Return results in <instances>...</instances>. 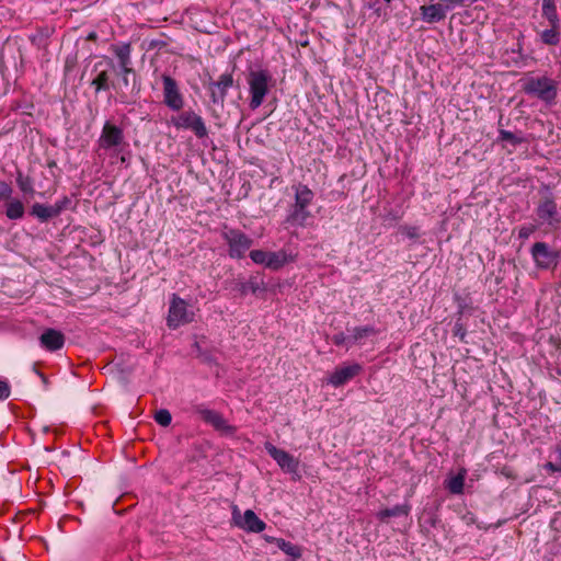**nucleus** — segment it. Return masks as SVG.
Returning a JSON list of instances; mask_svg holds the SVG:
<instances>
[{
    "mask_svg": "<svg viewBox=\"0 0 561 561\" xmlns=\"http://www.w3.org/2000/svg\"><path fill=\"white\" fill-rule=\"evenodd\" d=\"M295 191V203L291 205L286 222L291 226L305 227L311 218L308 207L311 205L314 193L305 184L293 187Z\"/></svg>",
    "mask_w": 561,
    "mask_h": 561,
    "instance_id": "nucleus-1",
    "label": "nucleus"
},
{
    "mask_svg": "<svg viewBox=\"0 0 561 561\" xmlns=\"http://www.w3.org/2000/svg\"><path fill=\"white\" fill-rule=\"evenodd\" d=\"M522 89L526 94L536 96L546 103H552L558 94L557 81L546 76L524 78Z\"/></svg>",
    "mask_w": 561,
    "mask_h": 561,
    "instance_id": "nucleus-2",
    "label": "nucleus"
},
{
    "mask_svg": "<svg viewBox=\"0 0 561 561\" xmlns=\"http://www.w3.org/2000/svg\"><path fill=\"white\" fill-rule=\"evenodd\" d=\"M194 318L195 312L192 306L176 294H173L170 299L167 325L174 330L181 325L193 322Z\"/></svg>",
    "mask_w": 561,
    "mask_h": 561,
    "instance_id": "nucleus-3",
    "label": "nucleus"
},
{
    "mask_svg": "<svg viewBox=\"0 0 561 561\" xmlns=\"http://www.w3.org/2000/svg\"><path fill=\"white\" fill-rule=\"evenodd\" d=\"M271 82L272 76L267 70H255L249 73L248 83L251 94L250 107L252 110L263 104L264 98L268 93Z\"/></svg>",
    "mask_w": 561,
    "mask_h": 561,
    "instance_id": "nucleus-4",
    "label": "nucleus"
},
{
    "mask_svg": "<svg viewBox=\"0 0 561 561\" xmlns=\"http://www.w3.org/2000/svg\"><path fill=\"white\" fill-rule=\"evenodd\" d=\"M222 239L227 242L229 256L232 259L244 257L247 251L252 247L253 240L239 229L225 226L221 231Z\"/></svg>",
    "mask_w": 561,
    "mask_h": 561,
    "instance_id": "nucleus-5",
    "label": "nucleus"
},
{
    "mask_svg": "<svg viewBox=\"0 0 561 561\" xmlns=\"http://www.w3.org/2000/svg\"><path fill=\"white\" fill-rule=\"evenodd\" d=\"M171 123L178 129H188L193 131L198 139H204L208 136V130L203 117L192 110L184 111L178 116H173Z\"/></svg>",
    "mask_w": 561,
    "mask_h": 561,
    "instance_id": "nucleus-6",
    "label": "nucleus"
},
{
    "mask_svg": "<svg viewBox=\"0 0 561 561\" xmlns=\"http://www.w3.org/2000/svg\"><path fill=\"white\" fill-rule=\"evenodd\" d=\"M115 70L112 59H102L93 65L92 72L94 77L91 80V85L95 88V92L107 91L114 87L111 77Z\"/></svg>",
    "mask_w": 561,
    "mask_h": 561,
    "instance_id": "nucleus-7",
    "label": "nucleus"
},
{
    "mask_svg": "<svg viewBox=\"0 0 561 561\" xmlns=\"http://www.w3.org/2000/svg\"><path fill=\"white\" fill-rule=\"evenodd\" d=\"M232 523L238 528L248 533L257 534L266 528V524L252 510H247L241 514L237 505L232 506Z\"/></svg>",
    "mask_w": 561,
    "mask_h": 561,
    "instance_id": "nucleus-8",
    "label": "nucleus"
},
{
    "mask_svg": "<svg viewBox=\"0 0 561 561\" xmlns=\"http://www.w3.org/2000/svg\"><path fill=\"white\" fill-rule=\"evenodd\" d=\"M124 131L121 127L106 122L99 138V147L104 150L117 149L124 144Z\"/></svg>",
    "mask_w": 561,
    "mask_h": 561,
    "instance_id": "nucleus-9",
    "label": "nucleus"
},
{
    "mask_svg": "<svg viewBox=\"0 0 561 561\" xmlns=\"http://www.w3.org/2000/svg\"><path fill=\"white\" fill-rule=\"evenodd\" d=\"M163 102L172 111H180L184 105V99L176 81L170 76H162Z\"/></svg>",
    "mask_w": 561,
    "mask_h": 561,
    "instance_id": "nucleus-10",
    "label": "nucleus"
},
{
    "mask_svg": "<svg viewBox=\"0 0 561 561\" xmlns=\"http://www.w3.org/2000/svg\"><path fill=\"white\" fill-rule=\"evenodd\" d=\"M265 450L277 462V465L288 473L297 474L299 468L298 459L294 458L286 450L279 449L271 443H265Z\"/></svg>",
    "mask_w": 561,
    "mask_h": 561,
    "instance_id": "nucleus-11",
    "label": "nucleus"
},
{
    "mask_svg": "<svg viewBox=\"0 0 561 561\" xmlns=\"http://www.w3.org/2000/svg\"><path fill=\"white\" fill-rule=\"evenodd\" d=\"M196 411L202 420L211 425L216 431H219L225 435H233L236 433V427L228 424L221 413L205 408H197Z\"/></svg>",
    "mask_w": 561,
    "mask_h": 561,
    "instance_id": "nucleus-12",
    "label": "nucleus"
},
{
    "mask_svg": "<svg viewBox=\"0 0 561 561\" xmlns=\"http://www.w3.org/2000/svg\"><path fill=\"white\" fill-rule=\"evenodd\" d=\"M233 85L231 73H222L217 81L208 83L210 100L214 104H224L228 90Z\"/></svg>",
    "mask_w": 561,
    "mask_h": 561,
    "instance_id": "nucleus-13",
    "label": "nucleus"
},
{
    "mask_svg": "<svg viewBox=\"0 0 561 561\" xmlns=\"http://www.w3.org/2000/svg\"><path fill=\"white\" fill-rule=\"evenodd\" d=\"M531 256L539 268H549L556 264L557 253L545 242H536L531 248Z\"/></svg>",
    "mask_w": 561,
    "mask_h": 561,
    "instance_id": "nucleus-14",
    "label": "nucleus"
},
{
    "mask_svg": "<svg viewBox=\"0 0 561 561\" xmlns=\"http://www.w3.org/2000/svg\"><path fill=\"white\" fill-rule=\"evenodd\" d=\"M363 367L357 364L341 366L330 375L328 382L334 387H341L360 374Z\"/></svg>",
    "mask_w": 561,
    "mask_h": 561,
    "instance_id": "nucleus-15",
    "label": "nucleus"
},
{
    "mask_svg": "<svg viewBox=\"0 0 561 561\" xmlns=\"http://www.w3.org/2000/svg\"><path fill=\"white\" fill-rule=\"evenodd\" d=\"M66 337L56 329H46L39 336L41 346L49 352H56L64 347Z\"/></svg>",
    "mask_w": 561,
    "mask_h": 561,
    "instance_id": "nucleus-16",
    "label": "nucleus"
},
{
    "mask_svg": "<svg viewBox=\"0 0 561 561\" xmlns=\"http://www.w3.org/2000/svg\"><path fill=\"white\" fill-rule=\"evenodd\" d=\"M115 56L118 59L119 68H124L125 72H128V67H131V46L129 43H123L119 45H114L112 47Z\"/></svg>",
    "mask_w": 561,
    "mask_h": 561,
    "instance_id": "nucleus-17",
    "label": "nucleus"
},
{
    "mask_svg": "<svg viewBox=\"0 0 561 561\" xmlns=\"http://www.w3.org/2000/svg\"><path fill=\"white\" fill-rule=\"evenodd\" d=\"M31 215L36 217L41 222H46L58 217L54 205H45L35 203L31 208Z\"/></svg>",
    "mask_w": 561,
    "mask_h": 561,
    "instance_id": "nucleus-18",
    "label": "nucleus"
},
{
    "mask_svg": "<svg viewBox=\"0 0 561 561\" xmlns=\"http://www.w3.org/2000/svg\"><path fill=\"white\" fill-rule=\"evenodd\" d=\"M291 260V256L288 255L284 250L276 252H268L265 267L272 271H277L282 268L286 263Z\"/></svg>",
    "mask_w": 561,
    "mask_h": 561,
    "instance_id": "nucleus-19",
    "label": "nucleus"
},
{
    "mask_svg": "<svg viewBox=\"0 0 561 561\" xmlns=\"http://www.w3.org/2000/svg\"><path fill=\"white\" fill-rule=\"evenodd\" d=\"M538 217L547 222H551L553 217L557 215V204L551 198H545L540 202L537 208Z\"/></svg>",
    "mask_w": 561,
    "mask_h": 561,
    "instance_id": "nucleus-20",
    "label": "nucleus"
},
{
    "mask_svg": "<svg viewBox=\"0 0 561 561\" xmlns=\"http://www.w3.org/2000/svg\"><path fill=\"white\" fill-rule=\"evenodd\" d=\"M410 510H411V506L409 504H398V505H394L393 507L381 510L377 514V517L381 522H387L391 517L408 516L410 513Z\"/></svg>",
    "mask_w": 561,
    "mask_h": 561,
    "instance_id": "nucleus-21",
    "label": "nucleus"
},
{
    "mask_svg": "<svg viewBox=\"0 0 561 561\" xmlns=\"http://www.w3.org/2000/svg\"><path fill=\"white\" fill-rule=\"evenodd\" d=\"M268 541H274L276 543V546L282 550L284 551L286 554H288L289 557L293 558V561H296L297 559H299L301 557V549L289 542V541H286L285 539H282V538H271V539H267Z\"/></svg>",
    "mask_w": 561,
    "mask_h": 561,
    "instance_id": "nucleus-22",
    "label": "nucleus"
},
{
    "mask_svg": "<svg viewBox=\"0 0 561 561\" xmlns=\"http://www.w3.org/2000/svg\"><path fill=\"white\" fill-rule=\"evenodd\" d=\"M24 204L16 198H11L5 205V216L11 220L21 219L24 216Z\"/></svg>",
    "mask_w": 561,
    "mask_h": 561,
    "instance_id": "nucleus-23",
    "label": "nucleus"
},
{
    "mask_svg": "<svg viewBox=\"0 0 561 561\" xmlns=\"http://www.w3.org/2000/svg\"><path fill=\"white\" fill-rule=\"evenodd\" d=\"M542 16L548 20L550 26H559V16L554 0H542Z\"/></svg>",
    "mask_w": 561,
    "mask_h": 561,
    "instance_id": "nucleus-24",
    "label": "nucleus"
},
{
    "mask_svg": "<svg viewBox=\"0 0 561 561\" xmlns=\"http://www.w3.org/2000/svg\"><path fill=\"white\" fill-rule=\"evenodd\" d=\"M465 485V472H459L446 482V488L453 494H461Z\"/></svg>",
    "mask_w": 561,
    "mask_h": 561,
    "instance_id": "nucleus-25",
    "label": "nucleus"
},
{
    "mask_svg": "<svg viewBox=\"0 0 561 561\" xmlns=\"http://www.w3.org/2000/svg\"><path fill=\"white\" fill-rule=\"evenodd\" d=\"M499 139L501 141H506L514 147H516L517 145H520L523 142H526V138L523 136L522 133L514 134V133H512L510 130H505V129L499 130Z\"/></svg>",
    "mask_w": 561,
    "mask_h": 561,
    "instance_id": "nucleus-26",
    "label": "nucleus"
},
{
    "mask_svg": "<svg viewBox=\"0 0 561 561\" xmlns=\"http://www.w3.org/2000/svg\"><path fill=\"white\" fill-rule=\"evenodd\" d=\"M16 184L24 194L33 195L35 193L32 178L24 175L21 171L16 173Z\"/></svg>",
    "mask_w": 561,
    "mask_h": 561,
    "instance_id": "nucleus-27",
    "label": "nucleus"
},
{
    "mask_svg": "<svg viewBox=\"0 0 561 561\" xmlns=\"http://www.w3.org/2000/svg\"><path fill=\"white\" fill-rule=\"evenodd\" d=\"M540 37L546 45H558L560 42L559 26H551L549 30L542 31Z\"/></svg>",
    "mask_w": 561,
    "mask_h": 561,
    "instance_id": "nucleus-28",
    "label": "nucleus"
},
{
    "mask_svg": "<svg viewBox=\"0 0 561 561\" xmlns=\"http://www.w3.org/2000/svg\"><path fill=\"white\" fill-rule=\"evenodd\" d=\"M118 75L122 79V88L128 90L130 88V77H133L131 91H134L135 89L139 91V88H136V72L131 67H128V72H125L124 68H119Z\"/></svg>",
    "mask_w": 561,
    "mask_h": 561,
    "instance_id": "nucleus-29",
    "label": "nucleus"
},
{
    "mask_svg": "<svg viewBox=\"0 0 561 561\" xmlns=\"http://www.w3.org/2000/svg\"><path fill=\"white\" fill-rule=\"evenodd\" d=\"M376 334V330L374 327H356L352 330V339L354 342L359 341L369 335Z\"/></svg>",
    "mask_w": 561,
    "mask_h": 561,
    "instance_id": "nucleus-30",
    "label": "nucleus"
},
{
    "mask_svg": "<svg viewBox=\"0 0 561 561\" xmlns=\"http://www.w3.org/2000/svg\"><path fill=\"white\" fill-rule=\"evenodd\" d=\"M154 421L161 426H169L172 421L171 413L167 409H161L156 412Z\"/></svg>",
    "mask_w": 561,
    "mask_h": 561,
    "instance_id": "nucleus-31",
    "label": "nucleus"
},
{
    "mask_svg": "<svg viewBox=\"0 0 561 561\" xmlns=\"http://www.w3.org/2000/svg\"><path fill=\"white\" fill-rule=\"evenodd\" d=\"M268 251L252 250L250 257L255 264L263 265L265 267Z\"/></svg>",
    "mask_w": 561,
    "mask_h": 561,
    "instance_id": "nucleus-32",
    "label": "nucleus"
},
{
    "mask_svg": "<svg viewBox=\"0 0 561 561\" xmlns=\"http://www.w3.org/2000/svg\"><path fill=\"white\" fill-rule=\"evenodd\" d=\"M399 230L409 239H417L420 237V230L415 226H401Z\"/></svg>",
    "mask_w": 561,
    "mask_h": 561,
    "instance_id": "nucleus-33",
    "label": "nucleus"
},
{
    "mask_svg": "<svg viewBox=\"0 0 561 561\" xmlns=\"http://www.w3.org/2000/svg\"><path fill=\"white\" fill-rule=\"evenodd\" d=\"M12 193H13V190L10 186V184H8L4 181H0V199H3V201L11 199Z\"/></svg>",
    "mask_w": 561,
    "mask_h": 561,
    "instance_id": "nucleus-34",
    "label": "nucleus"
},
{
    "mask_svg": "<svg viewBox=\"0 0 561 561\" xmlns=\"http://www.w3.org/2000/svg\"><path fill=\"white\" fill-rule=\"evenodd\" d=\"M71 204V199L68 196H64L61 199L54 204L55 210L59 216L65 209H67Z\"/></svg>",
    "mask_w": 561,
    "mask_h": 561,
    "instance_id": "nucleus-35",
    "label": "nucleus"
},
{
    "mask_svg": "<svg viewBox=\"0 0 561 561\" xmlns=\"http://www.w3.org/2000/svg\"><path fill=\"white\" fill-rule=\"evenodd\" d=\"M535 231V225L523 226L518 229V237L520 239H528Z\"/></svg>",
    "mask_w": 561,
    "mask_h": 561,
    "instance_id": "nucleus-36",
    "label": "nucleus"
},
{
    "mask_svg": "<svg viewBox=\"0 0 561 561\" xmlns=\"http://www.w3.org/2000/svg\"><path fill=\"white\" fill-rule=\"evenodd\" d=\"M454 335L458 336L461 342H466L465 337L467 335V330L465 325L459 321L455 323Z\"/></svg>",
    "mask_w": 561,
    "mask_h": 561,
    "instance_id": "nucleus-37",
    "label": "nucleus"
},
{
    "mask_svg": "<svg viewBox=\"0 0 561 561\" xmlns=\"http://www.w3.org/2000/svg\"><path fill=\"white\" fill-rule=\"evenodd\" d=\"M10 386L5 380H0V401H3L10 397Z\"/></svg>",
    "mask_w": 561,
    "mask_h": 561,
    "instance_id": "nucleus-38",
    "label": "nucleus"
},
{
    "mask_svg": "<svg viewBox=\"0 0 561 561\" xmlns=\"http://www.w3.org/2000/svg\"><path fill=\"white\" fill-rule=\"evenodd\" d=\"M545 468L550 472H561V465H558L557 461L547 462Z\"/></svg>",
    "mask_w": 561,
    "mask_h": 561,
    "instance_id": "nucleus-39",
    "label": "nucleus"
},
{
    "mask_svg": "<svg viewBox=\"0 0 561 561\" xmlns=\"http://www.w3.org/2000/svg\"><path fill=\"white\" fill-rule=\"evenodd\" d=\"M346 340L347 337L344 335V333L335 334L332 337L333 343L337 346L343 345Z\"/></svg>",
    "mask_w": 561,
    "mask_h": 561,
    "instance_id": "nucleus-40",
    "label": "nucleus"
},
{
    "mask_svg": "<svg viewBox=\"0 0 561 561\" xmlns=\"http://www.w3.org/2000/svg\"><path fill=\"white\" fill-rule=\"evenodd\" d=\"M556 461L561 465V445L556 447Z\"/></svg>",
    "mask_w": 561,
    "mask_h": 561,
    "instance_id": "nucleus-41",
    "label": "nucleus"
},
{
    "mask_svg": "<svg viewBox=\"0 0 561 561\" xmlns=\"http://www.w3.org/2000/svg\"><path fill=\"white\" fill-rule=\"evenodd\" d=\"M38 375L42 378V381L46 383L47 382L46 377L42 373H38Z\"/></svg>",
    "mask_w": 561,
    "mask_h": 561,
    "instance_id": "nucleus-42",
    "label": "nucleus"
},
{
    "mask_svg": "<svg viewBox=\"0 0 561 561\" xmlns=\"http://www.w3.org/2000/svg\"><path fill=\"white\" fill-rule=\"evenodd\" d=\"M559 375H561V370L559 371Z\"/></svg>",
    "mask_w": 561,
    "mask_h": 561,
    "instance_id": "nucleus-43",
    "label": "nucleus"
}]
</instances>
